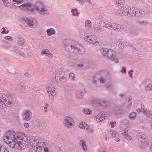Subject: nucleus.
Wrapping results in <instances>:
<instances>
[{
	"mask_svg": "<svg viewBox=\"0 0 152 152\" xmlns=\"http://www.w3.org/2000/svg\"><path fill=\"white\" fill-rule=\"evenodd\" d=\"M31 0H19V5L23 4L19 6L21 9L27 11L29 14H31L34 10L32 4L30 3Z\"/></svg>",
	"mask_w": 152,
	"mask_h": 152,
	"instance_id": "nucleus-1",
	"label": "nucleus"
},
{
	"mask_svg": "<svg viewBox=\"0 0 152 152\" xmlns=\"http://www.w3.org/2000/svg\"><path fill=\"white\" fill-rule=\"evenodd\" d=\"M34 10H36L41 14L47 15L48 14V11L44 6L43 2L40 1H37L33 7Z\"/></svg>",
	"mask_w": 152,
	"mask_h": 152,
	"instance_id": "nucleus-2",
	"label": "nucleus"
},
{
	"mask_svg": "<svg viewBox=\"0 0 152 152\" xmlns=\"http://www.w3.org/2000/svg\"><path fill=\"white\" fill-rule=\"evenodd\" d=\"M93 62L92 61H80L77 62L78 68L80 70L85 69L93 66Z\"/></svg>",
	"mask_w": 152,
	"mask_h": 152,
	"instance_id": "nucleus-3",
	"label": "nucleus"
},
{
	"mask_svg": "<svg viewBox=\"0 0 152 152\" xmlns=\"http://www.w3.org/2000/svg\"><path fill=\"white\" fill-rule=\"evenodd\" d=\"M94 86L96 87L100 86L102 83L107 82V79L102 76L100 74L97 73L93 77Z\"/></svg>",
	"mask_w": 152,
	"mask_h": 152,
	"instance_id": "nucleus-4",
	"label": "nucleus"
},
{
	"mask_svg": "<svg viewBox=\"0 0 152 152\" xmlns=\"http://www.w3.org/2000/svg\"><path fill=\"white\" fill-rule=\"evenodd\" d=\"M72 40L70 39H66L64 41V45L65 48L67 50L72 52L75 53V51L76 49V44Z\"/></svg>",
	"mask_w": 152,
	"mask_h": 152,
	"instance_id": "nucleus-5",
	"label": "nucleus"
},
{
	"mask_svg": "<svg viewBox=\"0 0 152 152\" xmlns=\"http://www.w3.org/2000/svg\"><path fill=\"white\" fill-rule=\"evenodd\" d=\"M7 98L8 97H6L4 94L0 95V108H3L6 105L8 106L13 103L11 100H9L8 102H6L8 100Z\"/></svg>",
	"mask_w": 152,
	"mask_h": 152,
	"instance_id": "nucleus-6",
	"label": "nucleus"
},
{
	"mask_svg": "<svg viewBox=\"0 0 152 152\" xmlns=\"http://www.w3.org/2000/svg\"><path fill=\"white\" fill-rule=\"evenodd\" d=\"M64 125L67 127L71 128L75 124L74 121L71 117L66 116L63 121Z\"/></svg>",
	"mask_w": 152,
	"mask_h": 152,
	"instance_id": "nucleus-7",
	"label": "nucleus"
},
{
	"mask_svg": "<svg viewBox=\"0 0 152 152\" xmlns=\"http://www.w3.org/2000/svg\"><path fill=\"white\" fill-rule=\"evenodd\" d=\"M15 132L14 131L10 130L7 131L4 138L5 141L15 140Z\"/></svg>",
	"mask_w": 152,
	"mask_h": 152,
	"instance_id": "nucleus-8",
	"label": "nucleus"
},
{
	"mask_svg": "<svg viewBox=\"0 0 152 152\" xmlns=\"http://www.w3.org/2000/svg\"><path fill=\"white\" fill-rule=\"evenodd\" d=\"M138 140L141 147L144 148L147 145L146 136L144 134H141L138 138Z\"/></svg>",
	"mask_w": 152,
	"mask_h": 152,
	"instance_id": "nucleus-9",
	"label": "nucleus"
},
{
	"mask_svg": "<svg viewBox=\"0 0 152 152\" xmlns=\"http://www.w3.org/2000/svg\"><path fill=\"white\" fill-rule=\"evenodd\" d=\"M25 24L28 27L35 28L37 26L36 20L34 19L26 18L25 20Z\"/></svg>",
	"mask_w": 152,
	"mask_h": 152,
	"instance_id": "nucleus-10",
	"label": "nucleus"
},
{
	"mask_svg": "<svg viewBox=\"0 0 152 152\" xmlns=\"http://www.w3.org/2000/svg\"><path fill=\"white\" fill-rule=\"evenodd\" d=\"M107 58L111 59L112 60H115V62L118 63V60L116 57V53L115 52L112 50H110L109 52H108V54H107Z\"/></svg>",
	"mask_w": 152,
	"mask_h": 152,
	"instance_id": "nucleus-11",
	"label": "nucleus"
},
{
	"mask_svg": "<svg viewBox=\"0 0 152 152\" xmlns=\"http://www.w3.org/2000/svg\"><path fill=\"white\" fill-rule=\"evenodd\" d=\"M136 9L130 7H128L126 8L125 11L126 12V16H128L133 17L135 16Z\"/></svg>",
	"mask_w": 152,
	"mask_h": 152,
	"instance_id": "nucleus-12",
	"label": "nucleus"
},
{
	"mask_svg": "<svg viewBox=\"0 0 152 152\" xmlns=\"http://www.w3.org/2000/svg\"><path fill=\"white\" fill-rule=\"evenodd\" d=\"M107 24V23H106L104 21L102 20L100 21L99 23V24L100 25L99 26H97L94 28V31L96 32L99 33L101 31H102V28L101 27H105L106 28V25Z\"/></svg>",
	"mask_w": 152,
	"mask_h": 152,
	"instance_id": "nucleus-13",
	"label": "nucleus"
},
{
	"mask_svg": "<svg viewBox=\"0 0 152 152\" xmlns=\"http://www.w3.org/2000/svg\"><path fill=\"white\" fill-rule=\"evenodd\" d=\"M56 82L55 84L57 83L61 84L65 83L67 80V78L66 76H63L60 77L58 76V75H55Z\"/></svg>",
	"mask_w": 152,
	"mask_h": 152,
	"instance_id": "nucleus-14",
	"label": "nucleus"
},
{
	"mask_svg": "<svg viewBox=\"0 0 152 152\" xmlns=\"http://www.w3.org/2000/svg\"><path fill=\"white\" fill-rule=\"evenodd\" d=\"M79 127L80 128L86 129V130H88V132L91 133H94V130L92 129H91L87 124L85 122H82L80 123L79 126Z\"/></svg>",
	"mask_w": 152,
	"mask_h": 152,
	"instance_id": "nucleus-15",
	"label": "nucleus"
},
{
	"mask_svg": "<svg viewBox=\"0 0 152 152\" xmlns=\"http://www.w3.org/2000/svg\"><path fill=\"white\" fill-rule=\"evenodd\" d=\"M23 119L26 121L30 120L32 117L31 112L29 110H26L23 115Z\"/></svg>",
	"mask_w": 152,
	"mask_h": 152,
	"instance_id": "nucleus-16",
	"label": "nucleus"
},
{
	"mask_svg": "<svg viewBox=\"0 0 152 152\" xmlns=\"http://www.w3.org/2000/svg\"><path fill=\"white\" fill-rule=\"evenodd\" d=\"M85 53V50L80 44L77 43V53L79 54H83Z\"/></svg>",
	"mask_w": 152,
	"mask_h": 152,
	"instance_id": "nucleus-17",
	"label": "nucleus"
},
{
	"mask_svg": "<svg viewBox=\"0 0 152 152\" xmlns=\"http://www.w3.org/2000/svg\"><path fill=\"white\" fill-rule=\"evenodd\" d=\"M114 110L115 111L117 115L118 114H123L125 111L123 107L120 106H117L114 108Z\"/></svg>",
	"mask_w": 152,
	"mask_h": 152,
	"instance_id": "nucleus-18",
	"label": "nucleus"
},
{
	"mask_svg": "<svg viewBox=\"0 0 152 152\" xmlns=\"http://www.w3.org/2000/svg\"><path fill=\"white\" fill-rule=\"evenodd\" d=\"M142 112L147 116L152 119V111L147 109L142 108Z\"/></svg>",
	"mask_w": 152,
	"mask_h": 152,
	"instance_id": "nucleus-19",
	"label": "nucleus"
},
{
	"mask_svg": "<svg viewBox=\"0 0 152 152\" xmlns=\"http://www.w3.org/2000/svg\"><path fill=\"white\" fill-rule=\"evenodd\" d=\"M125 10L126 8L121 7L119 10H117L116 13L117 15L126 16L127 14H126Z\"/></svg>",
	"mask_w": 152,
	"mask_h": 152,
	"instance_id": "nucleus-20",
	"label": "nucleus"
},
{
	"mask_svg": "<svg viewBox=\"0 0 152 152\" xmlns=\"http://www.w3.org/2000/svg\"><path fill=\"white\" fill-rule=\"evenodd\" d=\"M84 40L92 44L93 42V39L94 38V35H86L85 37H83Z\"/></svg>",
	"mask_w": 152,
	"mask_h": 152,
	"instance_id": "nucleus-21",
	"label": "nucleus"
},
{
	"mask_svg": "<svg viewBox=\"0 0 152 152\" xmlns=\"http://www.w3.org/2000/svg\"><path fill=\"white\" fill-rule=\"evenodd\" d=\"M17 44L19 46H24L26 44L25 41L23 37L18 38L17 39Z\"/></svg>",
	"mask_w": 152,
	"mask_h": 152,
	"instance_id": "nucleus-22",
	"label": "nucleus"
},
{
	"mask_svg": "<svg viewBox=\"0 0 152 152\" xmlns=\"http://www.w3.org/2000/svg\"><path fill=\"white\" fill-rule=\"evenodd\" d=\"M85 91L83 90L78 91L77 92V100L82 99L83 98V96L85 93Z\"/></svg>",
	"mask_w": 152,
	"mask_h": 152,
	"instance_id": "nucleus-23",
	"label": "nucleus"
},
{
	"mask_svg": "<svg viewBox=\"0 0 152 152\" xmlns=\"http://www.w3.org/2000/svg\"><path fill=\"white\" fill-rule=\"evenodd\" d=\"M106 83L107 86L108 88H112L114 86V81L110 78L107 79V82Z\"/></svg>",
	"mask_w": 152,
	"mask_h": 152,
	"instance_id": "nucleus-24",
	"label": "nucleus"
},
{
	"mask_svg": "<svg viewBox=\"0 0 152 152\" xmlns=\"http://www.w3.org/2000/svg\"><path fill=\"white\" fill-rule=\"evenodd\" d=\"M92 23L89 20H86L85 23V27L87 30H90L91 29Z\"/></svg>",
	"mask_w": 152,
	"mask_h": 152,
	"instance_id": "nucleus-25",
	"label": "nucleus"
},
{
	"mask_svg": "<svg viewBox=\"0 0 152 152\" xmlns=\"http://www.w3.org/2000/svg\"><path fill=\"white\" fill-rule=\"evenodd\" d=\"M102 75V77H104L105 78V76H110V73L108 70L105 69L102 70L99 72L98 73Z\"/></svg>",
	"mask_w": 152,
	"mask_h": 152,
	"instance_id": "nucleus-26",
	"label": "nucleus"
},
{
	"mask_svg": "<svg viewBox=\"0 0 152 152\" xmlns=\"http://www.w3.org/2000/svg\"><path fill=\"white\" fill-rule=\"evenodd\" d=\"M101 40L97 38L96 36H94V38H93V42L92 44L96 45H99L101 44Z\"/></svg>",
	"mask_w": 152,
	"mask_h": 152,
	"instance_id": "nucleus-27",
	"label": "nucleus"
},
{
	"mask_svg": "<svg viewBox=\"0 0 152 152\" xmlns=\"http://www.w3.org/2000/svg\"><path fill=\"white\" fill-rule=\"evenodd\" d=\"M7 2L19 7V0H7Z\"/></svg>",
	"mask_w": 152,
	"mask_h": 152,
	"instance_id": "nucleus-28",
	"label": "nucleus"
},
{
	"mask_svg": "<svg viewBox=\"0 0 152 152\" xmlns=\"http://www.w3.org/2000/svg\"><path fill=\"white\" fill-rule=\"evenodd\" d=\"M48 94L51 93L52 92L56 91V88L52 86V85H47V87Z\"/></svg>",
	"mask_w": 152,
	"mask_h": 152,
	"instance_id": "nucleus-29",
	"label": "nucleus"
},
{
	"mask_svg": "<svg viewBox=\"0 0 152 152\" xmlns=\"http://www.w3.org/2000/svg\"><path fill=\"white\" fill-rule=\"evenodd\" d=\"M134 13L135 17H141L143 15V12L140 9H136L135 12Z\"/></svg>",
	"mask_w": 152,
	"mask_h": 152,
	"instance_id": "nucleus-30",
	"label": "nucleus"
},
{
	"mask_svg": "<svg viewBox=\"0 0 152 152\" xmlns=\"http://www.w3.org/2000/svg\"><path fill=\"white\" fill-rule=\"evenodd\" d=\"M47 34L48 36H51L56 34V32L55 29L51 28L47 29L46 31Z\"/></svg>",
	"mask_w": 152,
	"mask_h": 152,
	"instance_id": "nucleus-31",
	"label": "nucleus"
},
{
	"mask_svg": "<svg viewBox=\"0 0 152 152\" xmlns=\"http://www.w3.org/2000/svg\"><path fill=\"white\" fill-rule=\"evenodd\" d=\"M99 104L100 106L105 107L107 105L108 102L104 100L100 99L99 102Z\"/></svg>",
	"mask_w": 152,
	"mask_h": 152,
	"instance_id": "nucleus-32",
	"label": "nucleus"
},
{
	"mask_svg": "<svg viewBox=\"0 0 152 152\" xmlns=\"http://www.w3.org/2000/svg\"><path fill=\"white\" fill-rule=\"evenodd\" d=\"M106 28L111 30H113L114 27V23L108 22H107V24L106 25Z\"/></svg>",
	"mask_w": 152,
	"mask_h": 152,
	"instance_id": "nucleus-33",
	"label": "nucleus"
},
{
	"mask_svg": "<svg viewBox=\"0 0 152 152\" xmlns=\"http://www.w3.org/2000/svg\"><path fill=\"white\" fill-rule=\"evenodd\" d=\"M42 55H45L46 56H48V57L52 56V54H51L49 50L47 49L44 50L41 52V53Z\"/></svg>",
	"mask_w": 152,
	"mask_h": 152,
	"instance_id": "nucleus-34",
	"label": "nucleus"
},
{
	"mask_svg": "<svg viewBox=\"0 0 152 152\" xmlns=\"http://www.w3.org/2000/svg\"><path fill=\"white\" fill-rule=\"evenodd\" d=\"M78 33L80 37H83L85 34L86 33V31L83 29H80L78 30Z\"/></svg>",
	"mask_w": 152,
	"mask_h": 152,
	"instance_id": "nucleus-35",
	"label": "nucleus"
},
{
	"mask_svg": "<svg viewBox=\"0 0 152 152\" xmlns=\"http://www.w3.org/2000/svg\"><path fill=\"white\" fill-rule=\"evenodd\" d=\"M40 148L39 146H34V147L33 146H32V148H31V152H38L39 151H38L39 149L40 150Z\"/></svg>",
	"mask_w": 152,
	"mask_h": 152,
	"instance_id": "nucleus-36",
	"label": "nucleus"
},
{
	"mask_svg": "<svg viewBox=\"0 0 152 152\" xmlns=\"http://www.w3.org/2000/svg\"><path fill=\"white\" fill-rule=\"evenodd\" d=\"M15 140H12L10 141H5V142L7 143H8L9 144V146L11 148H15V144H14L15 143Z\"/></svg>",
	"mask_w": 152,
	"mask_h": 152,
	"instance_id": "nucleus-37",
	"label": "nucleus"
},
{
	"mask_svg": "<svg viewBox=\"0 0 152 152\" xmlns=\"http://www.w3.org/2000/svg\"><path fill=\"white\" fill-rule=\"evenodd\" d=\"M80 143L81 146L82 147L84 151H86L87 150V149L86 145V142L83 140H81L80 141Z\"/></svg>",
	"mask_w": 152,
	"mask_h": 152,
	"instance_id": "nucleus-38",
	"label": "nucleus"
},
{
	"mask_svg": "<svg viewBox=\"0 0 152 152\" xmlns=\"http://www.w3.org/2000/svg\"><path fill=\"white\" fill-rule=\"evenodd\" d=\"M101 53L102 55L104 56L106 55V53H108V51H109V49L106 48H101L100 49Z\"/></svg>",
	"mask_w": 152,
	"mask_h": 152,
	"instance_id": "nucleus-39",
	"label": "nucleus"
},
{
	"mask_svg": "<svg viewBox=\"0 0 152 152\" xmlns=\"http://www.w3.org/2000/svg\"><path fill=\"white\" fill-rule=\"evenodd\" d=\"M104 119V118L103 115H98L96 118V121L98 122H101Z\"/></svg>",
	"mask_w": 152,
	"mask_h": 152,
	"instance_id": "nucleus-40",
	"label": "nucleus"
},
{
	"mask_svg": "<svg viewBox=\"0 0 152 152\" xmlns=\"http://www.w3.org/2000/svg\"><path fill=\"white\" fill-rule=\"evenodd\" d=\"M83 112L86 114L90 115L92 113L91 110L88 108H84L83 110Z\"/></svg>",
	"mask_w": 152,
	"mask_h": 152,
	"instance_id": "nucleus-41",
	"label": "nucleus"
},
{
	"mask_svg": "<svg viewBox=\"0 0 152 152\" xmlns=\"http://www.w3.org/2000/svg\"><path fill=\"white\" fill-rule=\"evenodd\" d=\"M137 115L136 113L135 112H132L129 115V118L132 120H134Z\"/></svg>",
	"mask_w": 152,
	"mask_h": 152,
	"instance_id": "nucleus-42",
	"label": "nucleus"
},
{
	"mask_svg": "<svg viewBox=\"0 0 152 152\" xmlns=\"http://www.w3.org/2000/svg\"><path fill=\"white\" fill-rule=\"evenodd\" d=\"M49 97L51 99H53L56 97V91L52 92L51 93L48 94Z\"/></svg>",
	"mask_w": 152,
	"mask_h": 152,
	"instance_id": "nucleus-43",
	"label": "nucleus"
},
{
	"mask_svg": "<svg viewBox=\"0 0 152 152\" xmlns=\"http://www.w3.org/2000/svg\"><path fill=\"white\" fill-rule=\"evenodd\" d=\"M15 140H19V138L20 135H23V134L20 132H15Z\"/></svg>",
	"mask_w": 152,
	"mask_h": 152,
	"instance_id": "nucleus-44",
	"label": "nucleus"
},
{
	"mask_svg": "<svg viewBox=\"0 0 152 152\" xmlns=\"http://www.w3.org/2000/svg\"><path fill=\"white\" fill-rule=\"evenodd\" d=\"M123 135L124 137L127 140H129L132 139V137L127 134L126 131L124 132L123 133Z\"/></svg>",
	"mask_w": 152,
	"mask_h": 152,
	"instance_id": "nucleus-45",
	"label": "nucleus"
},
{
	"mask_svg": "<svg viewBox=\"0 0 152 152\" xmlns=\"http://www.w3.org/2000/svg\"><path fill=\"white\" fill-rule=\"evenodd\" d=\"M75 74L74 73L71 72L69 74V77L71 81H74L75 80Z\"/></svg>",
	"mask_w": 152,
	"mask_h": 152,
	"instance_id": "nucleus-46",
	"label": "nucleus"
},
{
	"mask_svg": "<svg viewBox=\"0 0 152 152\" xmlns=\"http://www.w3.org/2000/svg\"><path fill=\"white\" fill-rule=\"evenodd\" d=\"M108 132L110 136L112 137H115L116 135V133L115 132L112 130H109Z\"/></svg>",
	"mask_w": 152,
	"mask_h": 152,
	"instance_id": "nucleus-47",
	"label": "nucleus"
},
{
	"mask_svg": "<svg viewBox=\"0 0 152 152\" xmlns=\"http://www.w3.org/2000/svg\"><path fill=\"white\" fill-rule=\"evenodd\" d=\"M26 138L25 139H23V140L22 142H23V143H26V142H27L28 143H30L31 142V139H30V137H27V136H25Z\"/></svg>",
	"mask_w": 152,
	"mask_h": 152,
	"instance_id": "nucleus-48",
	"label": "nucleus"
},
{
	"mask_svg": "<svg viewBox=\"0 0 152 152\" xmlns=\"http://www.w3.org/2000/svg\"><path fill=\"white\" fill-rule=\"evenodd\" d=\"M145 90L146 91H150L152 90V84H148L145 88Z\"/></svg>",
	"mask_w": 152,
	"mask_h": 152,
	"instance_id": "nucleus-49",
	"label": "nucleus"
},
{
	"mask_svg": "<svg viewBox=\"0 0 152 152\" xmlns=\"http://www.w3.org/2000/svg\"><path fill=\"white\" fill-rule=\"evenodd\" d=\"M138 23L141 25L145 26L148 23V22L147 21L142 20L138 21Z\"/></svg>",
	"mask_w": 152,
	"mask_h": 152,
	"instance_id": "nucleus-50",
	"label": "nucleus"
},
{
	"mask_svg": "<svg viewBox=\"0 0 152 152\" xmlns=\"http://www.w3.org/2000/svg\"><path fill=\"white\" fill-rule=\"evenodd\" d=\"M85 2L84 0H77V4L79 6L80 5H83Z\"/></svg>",
	"mask_w": 152,
	"mask_h": 152,
	"instance_id": "nucleus-51",
	"label": "nucleus"
},
{
	"mask_svg": "<svg viewBox=\"0 0 152 152\" xmlns=\"http://www.w3.org/2000/svg\"><path fill=\"white\" fill-rule=\"evenodd\" d=\"M118 46L120 48L123 49L125 48V45L124 42H120Z\"/></svg>",
	"mask_w": 152,
	"mask_h": 152,
	"instance_id": "nucleus-52",
	"label": "nucleus"
},
{
	"mask_svg": "<svg viewBox=\"0 0 152 152\" xmlns=\"http://www.w3.org/2000/svg\"><path fill=\"white\" fill-rule=\"evenodd\" d=\"M117 4L124 5L125 1L124 0H115Z\"/></svg>",
	"mask_w": 152,
	"mask_h": 152,
	"instance_id": "nucleus-53",
	"label": "nucleus"
},
{
	"mask_svg": "<svg viewBox=\"0 0 152 152\" xmlns=\"http://www.w3.org/2000/svg\"><path fill=\"white\" fill-rule=\"evenodd\" d=\"M87 82L90 85H94V80H93L92 78H89L88 79Z\"/></svg>",
	"mask_w": 152,
	"mask_h": 152,
	"instance_id": "nucleus-54",
	"label": "nucleus"
},
{
	"mask_svg": "<svg viewBox=\"0 0 152 152\" xmlns=\"http://www.w3.org/2000/svg\"><path fill=\"white\" fill-rule=\"evenodd\" d=\"M116 30L120 31L123 29V26L117 23Z\"/></svg>",
	"mask_w": 152,
	"mask_h": 152,
	"instance_id": "nucleus-55",
	"label": "nucleus"
},
{
	"mask_svg": "<svg viewBox=\"0 0 152 152\" xmlns=\"http://www.w3.org/2000/svg\"><path fill=\"white\" fill-rule=\"evenodd\" d=\"M18 54L22 57L24 58H26L27 57V55L26 54L22 51H19Z\"/></svg>",
	"mask_w": 152,
	"mask_h": 152,
	"instance_id": "nucleus-56",
	"label": "nucleus"
},
{
	"mask_svg": "<svg viewBox=\"0 0 152 152\" xmlns=\"http://www.w3.org/2000/svg\"><path fill=\"white\" fill-rule=\"evenodd\" d=\"M0 152H9L7 149L4 148L2 146L0 147Z\"/></svg>",
	"mask_w": 152,
	"mask_h": 152,
	"instance_id": "nucleus-57",
	"label": "nucleus"
},
{
	"mask_svg": "<svg viewBox=\"0 0 152 152\" xmlns=\"http://www.w3.org/2000/svg\"><path fill=\"white\" fill-rule=\"evenodd\" d=\"M17 88L19 89H21L23 87V84L20 83L17 84Z\"/></svg>",
	"mask_w": 152,
	"mask_h": 152,
	"instance_id": "nucleus-58",
	"label": "nucleus"
},
{
	"mask_svg": "<svg viewBox=\"0 0 152 152\" xmlns=\"http://www.w3.org/2000/svg\"><path fill=\"white\" fill-rule=\"evenodd\" d=\"M33 140L36 144L39 143V141L38 140H37V137H33L32 138H31V141H32Z\"/></svg>",
	"mask_w": 152,
	"mask_h": 152,
	"instance_id": "nucleus-59",
	"label": "nucleus"
},
{
	"mask_svg": "<svg viewBox=\"0 0 152 152\" xmlns=\"http://www.w3.org/2000/svg\"><path fill=\"white\" fill-rule=\"evenodd\" d=\"M4 39H5L6 40H8L9 41H12L13 39L12 37H11L10 36H7L6 37H5L4 38Z\"/></svg>",
	"mask_w": 152,
	"mask_h": 152,
	"instance_id": "nucleus-60",
	"label": "nucleus"
},
{
	"mask_svg": "<svg viewBox=\"0 0 152 152\" xmlns=\"http://www.w3.org/2000/svg\"><path fill=\"white\" fill-rule=\"evenodd\" d=\"M134 71L132 69L128 73V74L129 75V77L131 78H133V73L132 72H133Z\"/></svg>",
	"mask_w": 152,
	"mask_h": 152,
	"instance_id": "nucleus-61",
	"label": "nucleus"
},
{
	"mask_svg": "<svg viewBox=\"0 0 152 152\" xmlns=\"http://www.w3.org/2000/svg\"><path fill=\"white\" fill-rule=\"evenodd\" d=\"M19 136V140H21V141L20 142H23V140L26 138L25 136H24L23 135H20Z\"/></svg>",
	"mask_w": 152,
	"mask_h": 152,
	"instance_id": "nucleus-62",
	"label": "nucleus"
},
{
	"mask_svg": "<svg viewBox=\"0 0 152 152\" xmlns=\"http://www.w3.org/2000/svg\"><path fill=\"white\" fill-rule=\"evenodd\" d=\"M62 72L63 71L61 69H59L57 72V74L56 75H58V76H60L61 75Z\"/></svg>",
	"mask_w": 152,
	"mask_h": 152,
	"instance_id": "nucleus-63",
	"label": "nucleus"
},
{
	"mask_svg": "<svg viewBox=\"0 0 152 152\" xmlns=\"http://www.w3.org/2000/svg\"><path fill=\"white\" fill-rule=\"evenodd\" d=\"M121 72L122 74L126 73V68L125 67H123Z\"/></svg>",
	"mask_w": 152,
	"mask_h": 152,
	"instance_id": "nucleus-64",
	"label": "nucleus"
}]
</instances>
